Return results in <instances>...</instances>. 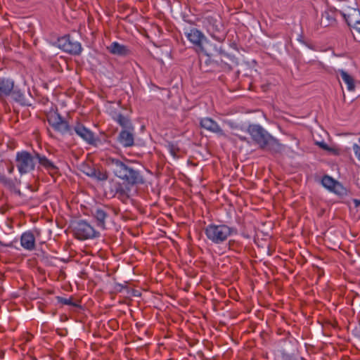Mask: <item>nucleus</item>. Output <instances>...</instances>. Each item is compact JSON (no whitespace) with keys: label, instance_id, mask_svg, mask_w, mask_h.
<instances>
[{"label":"nucleus","instance_id":"obj_19","mask_svg":"<svg viewBox=\"0 0 360 360\" xmlns=\"http://www.w3.org/2000/svg\"><path fill=\"white\" fill-rule=\"evenodd\" d=\"M109 51L115 55L125 56L128 53V49L124 45L120 44L118 42H112L108 47Z\"/></svg>","mask_w":360,"mask_h":360},{"label":"nucleus","instance_id":"obj_18","mask_svg":"<svg viewBox=\"0 0 360 360\" xmlns=\"http://www.w3.org/2000/svg\"><path fill=\"white\" fill-rule=\"evenodd\" d=\"M335 21L334 13L331 11H326L322 13L320 24L323 27H326L333 25Z\"/></svg>","mask_w":360,"mask_h":360},{"label":"nucleus","instance_id":"obj_24","mask_svg":"<svg viewBox=\"0 0 360 360\" xmlns=\"http://www.w3.org/2000/svg\"><path fill=\"white\" fill-rule=\"evenodd\" d=\"M11 97L17 102L20 103L22 105H30V103L25 98V96L19 91H12Z\"/></svg>","mask_w":360,"mask_h":360},{"label":"nucleus","instance_id":"obj_34","mask_svg":"<svg viewBox=\"0 0 360 360\" xmlns=\"http://www.w3.org/2000/svg\"><path fill=\"white\" fill-rule=\"evenodd\" d=\"M354 28L360 34V22Z\"/></svg>","mask_w":360,"mask_h":360},{"label":"nucleus","instance_id":"obj_36","mask_svg":"<svg viewBox=\"0 0 360 360\" xmlns=\"http://www.w3.org/2000/svg\"><path fill=\"white\" fill-rule=\"evenodd\" d=\"M13 169H14L13 166V167H11L8 169L9 173H12V172H13Z\"/></svg>","mask_w":360,"mask_h":360},{"label":"nucleus","instance_id":"obj_8","mask_svg":"<svg viewBox=\"0 0 360 360\" xmlns=\"http://www.w3.org/2000/svg\"><path fill=\"white\" fill-rule=\"evenodd\" d=\"M207 22V30L212 37L219 41H222L225 39L224 34V26L221 20L208 17L206 18Z\"/></svg>","mask_w":360,"mask_h":360},{"label":"nucleus","instance_id":"obj_37","mask_svg":"<svg viewBox=\"0 0 360 360\" xmlns=\"http://www.w3.org/2000/svg\"><path fill=\"white\" fill-rule=\"evenodd\" d=\"M240 139L242 140V141H244V140H245V138L243 137V136H240Z\"/></svg>","mask_w":360,"mask_h":360},{"label":"nucleus","instance_id":"obj_13","mask_svg":"<svg viewBox=\"0 0 360 360\" xmlns=\"http://www.w3.org/2000/svg\"><path fill=\"white\" fill-rule=\"evenodd\" d=\"M134 129H123L119 134L118 141L124 147H131L134 145V138L133 134Z\"/></svg>","mask_w":360,"mask_h":360},{"label":"nucleus","instance_id":"obj_5","mask_svg":"<svg viewBox=\"0 0 360 360\" xmlns=\"http://www.w3.org/2000/svg\"><path fill=\"white\" fill-rule=\"evenodd\" d=\"M73 231L79 240H86L99 236V233L84 220H79L73 224Z\"/></svg>","mask_w":360,"mask_h":360},{"label":"nucleus","instance_id":"obj_32","mask_svg":"<svg viewBox=\"0 0 360 360\" xmlns=\"http://www.w3.org/2000/svg\"><path fill=\"white\" fill-rule=\"evenodd\" d=\"M353 150L356 156L360 160V139H359V143H354L353 145Z\"/></svg>","mask_w":360,"mask_h":360},{"label":"nucleus","instance_id":"obj_21","mask_svg":"<svg viewBox=\"0 0 360 360\" xmlns=\"http://www.w3.org/2000/svg\"><path fill=\"white\" fill-rule=\"evenodd\" d=\"M339 74L341 76L342 81L347 84L348 91H354L355 84L354 78L343 70H339Z\"/></svg>","mask_w":360,"mask_h":360},{"label":"nucleus","instance_id":"obj_7","mask_svg":"<svg viewBox=\"0 0 360 360\" xmlns=\"http://www.w3.org/2000/svg\"><path fill=\"white\" fill-rule=\"evenodd\" d=\"M58 48L72 55H79L82 50L81 44L70 39V36H64L58 39Z\"/></svg>","mask_w":360,"mask_h":360},{"label":"nucleus","instance_id":"obj_12","mask_svg":"<svg viewBox=\"0 0 360 360\" xmlns=\"http://www.w3.org/2000/svg\"><path fill=\"white\" fill-rule=\"evenodd\" d=\"M73 130L75 133L82 138L84 141L90 144H93L94 142V134L88 129H86L84 126L81 124L80 123H77V124L74 127Z\"/></svg>","mask_w":360,"mask_h":360},{"label":"nucleus","instance_id":"obj_30","mask_svg":"<svg viewBox=\"0 0 360 360\" xmlns=\"http://www.w3.org/2000/svg\"><path fill=\"white\" fill-rule=\"evenodd\" d=\"M317 145L319 146L321 148L326 150H328V151H330V152H332L334 154H338V152L336 149H334V148H330L325 142L322 141V142H318L317 143Z\"/></svg>","mask_w":360,"mask_h":360},{"label":"nucleus","instance_id":"obj_15","mask_svg":"<svg viewBox=\"0 0 360 360\" xmlns=\"http://www.w3.org/2000/svg\"><path fill=\"white\" fill-rule=\"evenodd\" d=\"M91 214L96 220L97 226L103 229H105V219L108 213L103 209L96 208L91 211Z\"/></svg>","mask_w":360,"mask_h":360},{"label":"nucleus","instance_id":"obj_35","mask_svg":"<svg viewBox=\"0 0 360 360\" xmlns=\"http://www.w3.org/2000/svg\"><path fill=\"white\" fill-rule=\"evenodd\" d=\"M354 203L356 207H358V206L360 205V200H357V199H354Z\"/></svg>","mask_w":360,"mask_h":360},{"label":"nucleus","instance_id":"obj_29","mask_svg":"<svg viewBox=\"0 0 360 360\" xmlns=\"http://www.w3.org/2000/svg\"><path fill=\"white\" fill-rule=\"evenodd\" d=\"M214 65V63L212 62L210 58H207L204 63L200 60V68L204 70L205 72H209L211 71V68H209V65Z\"/></svg>","mask_w":360,"mask_h":360},{"label":"nucleus","instance_id":"obj_27","mask_svg":"<svg viewBox=\"0 0 360 360\" xmlns=\"http://www.w3.org/2000/svg\"><path fill=\"white\" fill-rule=\"evenodd\" d=\"M92 177L99 181H105L108 179V175L107 172L95 168V176H92Z\"/></svg>","mask_w":360,"mask_h":360},{"label":"nucleus","instance_id":"obj_25","mask_svg":"<svg viewBox=\"0 0 360 360\" xmlns=\"http://www.w3.org/2000/svg\"><path fill=\"white\" fill-rule=\"evenodd\" d=\"M321 182L324 187L331 191L335 185L336 181L334 180L332 177L326 175L323 177Z\"/></svg>","mask_w":360,"mask_h":360},{"label":"nucleus","instance_id":"obj_22","mask_svg":"<svg viewBox=\"0 0 360 360\" xmlns=\"http://www.w3.org/2000/svg\"><path fill=\"white\" fill-rule=\"evenodd\" d=\"M130 187L131 186L118 184L115 188V194L117 195L118 198L123 201L127 200L129 198V192L130 191Z\"/></svg>","mask_w":360,"mask_h":360},{"label":"nucleus","instance_id":"obj_23","mask_svg":"<svg viewBox=\"0 0 360 360\" xmlns=\"http://www.w3.org/2000/svg\"><path fill=\"white\" fill-rule=\"evenodd\" d=\"M116 121L124 129H134V127L130 120L122 114H119L117 115Z\"/></svg>","mask_w":360,"mask_h":360},{"label":"nucleus","instance_id":"obj_14","mask_svg":"<svg viewBox=\"0 0 360 360\" xmlns=\"http://www.w3.org/2000/svg\"><path fill=\"white\" fill-rule=\"evenodd\" d=\"M339 8L340 14L348 17L353 10L358 9V4L356 0H345L340 2Z\"/></svg>","mask_w":360,"mask_h":360},{"label":"nucleus","instance_id":"obj_1","mask_svg":"<svg viewBox=\"0 0 360 360\" xmlns=\"http://www.w3.org/2000/svg\"><path fill=\"white\" fill-rule=\"evenodd\" d=\"M105 164L115 176L122 181L124 185L134 186L145 182L141 172L135 169L128 160L109 157L105 159Z\"/></svg>","mask_w":360,"mask_h":360},{"label":"nucleus","instance_id":"obj_28","mask_svg":"<svg viewBox=\"0 0 360 360\" xmlns=\"http://www.w3.org/2000/svg\"><path fill=\"white\" fill-rule=\"evenodd\" d=\"M331 191L335 193L336 194L340 195L346 193L345 188L337 181L335 182V185L334 186Z\"/></svg>","mask_w":360,"mask_h":360},{"label":"nucleus","instance_id":"obj_4","mask_svg":"<svg viewBox=\"0 0 360 360\" xmlns=\"http://www.w3.org/2000/svg\"><path fill=\"white\" fill-rule=\"evenodd\" d=\"M47 121L52 128L61 134H72V129L68 122L56 111H51L47 114Z\"/></svg>","mask_w":360,"mask_h":360},{"label":"nucleus","instance_id":"obj_3","mask_svg":"<svg viewBox=\"0 0 360 360\" xmlns=\"http://www.w3.org/2000/svg\"><path fill=\"white\" fill-rule=\"evenodd\" d=\"M236 230L225 224H209L205 229L207 238L215 244H219L226 240Z\"/></svg>","mask_w":360,"mask_h":360},{"label":"nucleus","instance_id":"obj_9","mask_svg":"<svg viewBox=\"0 0 360 360\" xmlns=\"http://www.w3.org/2000/svg\"><path fill=\"white\" fill-rule=\"evenodd\" d=\"M187 38L193 44L198 46L200 51L205 53L207 56H210V53H209L208 50L203 45V41H205L206 44H207V41L205 40L204 35L200 31L195 28L191 29L187 34Z\"/></svg>","mask_w":360,"mask_h":360},{"label":"nucleus","instance_id":"obj_16","mask_svg":"<svg viewBox=\"0 0 360 360\" xmlns=\"http://www.w3.org/2000/svg\"><path fill=\"white\" fill-rule=\"evenodd\" d=\"M21 245L29 250L34 249L35 238L32 233L25 232L21 236L20 238Z\"/></svg>","mask_w":360,"mask_h":360},{"label":"nucleus","instance_id":"obj_31","mask_svg":"<svg viewBox=\"0 0 360 360\" xmlns=\"http://www.w3.org/2000/svg\"><path fill=\"white\" fill-rule=\"evenodd\" d=\"M58 299L59 302H60L62 304H64L66 305H71V306H74V307L78 306L77 304L74 303L72 301L71 298L67 299V298H64V297H58Z\"/></svg>","mask_w":360,"mask_h":360},{"label":"nucleus","instance_id":"obj_10","mask_svg":"<svg viewBox=\"0 0 360 360\" xmlns=\"http://www.w3.org/2000/svg\"><path fill=\"white\" fill-rule=\"evenodd\" d=\"M34 158L38 160L39 166L43 167L51 175H53L58 172V167L45 155L35 153Z\"/></svg>","mask_w":360,"mask_h":360},{"label":"nucleus","instance_id":"obj_17","mask_svg":"<svg viewBox=\"0 0 360 360\" xmlns=\"http://www.w3.org/2000/svg\"><path fill=\"white\" fill-rule=\"evenodd\" d=\"M14 83L6 78H0V96H8L12 93Z\"/></svg>","mask_w":360,"mask_h":360},{"label":"nucleus","instance_id":"obj_33","mask_svg":"<svg viewBox=\"0 0 360 360\" xmlns=\"http://www.w3.org/2000/svg\"><path fill=\"white\" fill-rule=\"evenodd\" d=\"M169 150L170 154L174 158H177L178 157L177 152L179 151V148H176L174 145H169Z\"/></svg>","mask_w":360,"mask_h":360},{"label":"nucleus","instance_id":"obj_11","mask_svg":"<svg viewBox=\"0 0 360 360\" xmlns=\"http://www.w3.org/2000/svg\"><path fill=\"white\" fill-rule=\"evenodd\" d=\"M200 127L209 131L217 134L220 136H226L222 129L212 119L205 117L201 119L200 122Z\"/></svg>","mask_w":360,"mask_h":360},{"label":"nucleus","instance_id":"obj_2","mask_svg":"<svg viewBox=\"0 0 360 360\" xmlns=\"http://www.w3.org/2000/svg\"><path fill=\"white\" fill-rule=\"evenodd\" d=\"M248 131L260 148L273 153H280L283 146L259 124H250Z\"/></svg>","mask_w":360,"mask_h":360},{"label":"nucleus","instance_id":"obj_6","mask_svg":"<svg viewBox=\"0 0 360 360\" xmlns=\"http://www.w3.org/2000/svg\"><path fill=\"white\" fill-rule=\"evenodd\" d=\"M33 157L27 151L18 152L16 154V167L21 174L28 173L34 169L35 163Z\"/></svg>","mask_w":360,"mask_h":360},{"label":"nucleus","instance_id":"obj_26","mask_svg":"<svg viewBox=\"0 0 360 360\" xmlns=\"http://www.w3.org/2000/svg\"><path fill=\"white\" fill-rule=\"evenodd\" d=\"M81 167L82 172L87 176L91 177H92V176H95V167H92L88 164H83Z\"/></svg>","mask_w":360,"mask_h":360},{"label":"nucleus","instance_id":"obj_20","mask_svg":"<svg viewBox=\"0 0 360 360\" xmlns=\"http://www.w3.org/2000/svg\"><path fill=\"white\" fill-rule=\"evenodd\" d=\"M343 18L348 26L354 27L360 22V11L359 9L353 10L348 17L344 16Z\"/></svg>","mask_w":360,"mask_h":360}]
</instances>
